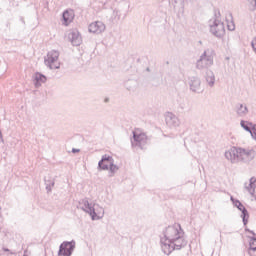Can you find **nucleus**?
Returning a JSON list of instances; mask_svg holds the SVG:
<instances>
[{
    "instance_id": "nucleus-1",
    "label": "nucleus",
    "mask_w": 256,
    "mask_h": 256,
    "mask_svg": "<svg viewBox=\"0 0 256 256\" xmlns=\"http://www.w3.org/2000/svg\"><path fill=\"white\" fill-rule=\"evenodd\" d=\"M224 155L231 163H239V161L249 163L255 159L256 152L254 149L232 147L230 150L226 151Z\"/></svg>"
},
{
    "instance_id": "nucleus-2",
    "label": "nucleus",
    "mask_w": 256,
    "mask_h": 256,
    "mask_svg": "<svg viewBox=\"0 0 256 256\" xmlns=\"http://www.w3.org/2000/svg\"><path fill=\"white\" fill-rule=\"evenodd\" d=\"M164 237L160 238L161 245H165V243H169L174 241L175 239H179L180 235H185L183 228H181V224H176L174 226H168L163 231Z\"/></svg>"
},
{
    "instance_id": "nucleus-3",
    "label": "nucleus",
    "mask_w": 256,
    "mask_h": 256,
    "mask_svg": "<svg viewBox=\"0 0 256 256\" xmlns=\"http://www.w3.org/2000/svg\"><path fill=\"white\" fill-rule=\"evenodd\" d=\"M97 169L99 171H109V177H113L117 171H119V166L115 164L113 156L104 154L101 160L98 162Z\"/></svg>"
},
{
    "instance_id": "nucleus-4",
    "label": "nucleus",
    "mask_w": 256,
    "mask_h": 256,
    "mask_svg": "<svg viewBox=\"0 0 256 256\" xmlns=\"http://www.w3.org/2000/svg\"><path fill=\"white\" fill-rule=\"evenodd\" d=\"M183 247H187V240L180 235L179 238H174L168 243L161 245L162 251L165 255H171L172 251H181Z\"/></svg>"
},
{
    "instance_id": "nucleus-5",
    "label": "nucleus",
    "mask_w": 256,
    "mask_h": 256,
    "mask_svg": "<svg viewBox=\"0 0 256 256\" xmlns=\"http://www.w3.org/2000/svg\"><path fill=\"white\" fill-rule=\"evenodd\" d=\"M213 57H215V50H205L196 62V69H199L200 71L203 69H209V67L213 65Z\"/></svg>"
},
{
    "instance_id": "nucleus-6",
    "label": "nucleus",
    "mask_w": 256,
    "mask_h": 256,
    "mask_svg": "<svg viewBox=\"0 0 256 256\" xmlns=\"http://www.w3.org/2000/svg\"><path fill=\"white\" fill-rule=\"evenodd\" d=\"M80 205H84L86 207V213L90 215L92 221H99V219H103V215H105V210L103 208H100V211L102 212H97L95 207L89 203L88 198H84L80 201Z\"/></svg>"
},
{
    "instance_id": "nucleus-7",
    "label": "nucleus",
    "mask_w": 256,
    "mask_h": 256,
    "mask_svg": "<svg viewBox=\"0 0 256 256\" xmlns=\"http://www.w3.org/2000/svg\"><path fill=\"white\" fill-rule=\"evenodd\" d=\"M209 27L210 33L217 39H221L225 35V24L221 20H209Z\"/></svg>"
},
{
    "instance_id": "nucleus-8",
    "label": "nucleus",
    "mask_w": 256,
    "mask_h": 256,
    "mask_svg": "<svg viewBox=\"0 0 256 256\" xmlns=\"http://www.w3.org/2000/svg\"><path fill=\"white\" fill-rule=\"evenodd\" d=\"M230 201L232 202L234 207L238 208V211H241L240 217L242 219V223L244 227H247V223H249V211L247 210V208H245V206L243 205V203H241V201H239L238 199H235L233 196L230 197Z\"/></svg>"
},
{
    "instance_id": "nucleus-9",
    "label": "nucleus",
    "mask_w": 256,
    "mask_h": 256,
    "mask_svg": "<svg viewBox=\"0 0 256 256\" xmlns=\"http://www.w3.org/2000/svg\"><path fill=\"white\" fill-rule=\"evenodd\" d=\"M75 240L72 241H64L60 244L58 250V256H71L73 255V251H75Z\"/></svg>"
},
{
    "instance_id": "nucleus-10",
    "label": "nucleus",
    "mask_w": 256,
    "mask_h": 256,
    "mask_svg": "<svg viewBox=\"0 0 256 256\" xmlns=\"http://www.w3.org/2000/svg\"><path fill=\"white\" fill-rule=\"evenodd\" d=\"M132 147H139L140 149H144L145 145H147V135L145 133H137L133 131V139H131Z\"/></svg>"
},
{
    "instance_id": "nucleus-11",
    "label": "nucleus",
    "mask_w": 256,
    "mask_h": 256,
    "mask_svg": "<svg viewBox=\"0 0 256 256\" xmlns=\"http://www.w3.org/2000/svg\"><path fill=\"white\" fill-rule=\"evenodd\" d=\"M68 39L74 47H79V45L83 43V39L81 38V33H79V30L77 29H73L69 32Z\"/></svg>"
},
{
    "instance_id": "nucleus-12",
    "label": "nucleus",
    "mask_w": 256,
    "mask_h": 256,
    "mask_svg": "<svg viewBox=\"0 0 256 256\" xmlns=\"http://www.w3.org/2000/svg\"><path fill=\"white\" fill-rule=\"evenodd\" d=\"M105 29V24L101 21L93 22L88 26L89 33H95L96 35L103 33Z\"/></svg>"
},
{
    "instance_id": "nucleus-13",
    "label": "nucleus",
    "mask_w": 256,
    "mask_h": 256,
    "mask_svg": "<svg viewBox=\"0 0 256 256\" xmlns=\"http://www.w3.org/2000/svg\"><path fill=\"white\" fill-rule=\"evenodd\" d=\"M189 87L193 93H201V79L197 76L189 78Z\"/></svg>"
},
{
    "instance_id": "nucleus-14",
    "label": "nucleus",
    "mask_w": 256,
    "mask_h": 256,
    "mask_svg": "<svg viewBox=\"0 0 256 256\" xmlns=\"http://www.w3.org/2000/svg\"><path fill=\"white\" fill-rule=\"evenodd\" d=\"M59 59V51L57 50H52L48 52L47 58H45L44 63L46 67H49V65H53Z\"/></svg>"
},
{
    "instance_id": "nucleus-15",
    "label": "nucleus",
    "mask_w": 256,
    "mask_h": 256,
    "mask_svg": "<svg viewBox=\"0 0 256 256\" xmlns=\"http://www.w3.org/2000/svg\"><path fill=\"white\" fill-rule=\"evenodd\" d=\"M166 125L170 128L179 127V118H177V116H175L173 113H168L166 115Z\"/></svg>"
},
{
    "instance_id": "nucleus-16",
    "label": "nucleus",
    "mask_w": 256,
    "mask_h": 256,
    "mask_svg": "<svg viewBox=\"0 0 256 256\" xmlns=\"http://www.w3.org/2000/svg\"><path fill=\"white\" fill-rule=\"evenodd\" d=\"M236 115L238 117H247L249 114V108L247 107V104H236Z\"/></svg>"
},
{
    "instance_id": "nucleus-17",
    "label": "nucleus",
    "mask_w": 256,
    "mask_h": 256,
    "mask_svg": "<svg viewBox=\"0 0 256 256\" xmlns=\"http://www.w3.org/2000/svg\"><path fill=\"white\" fill-rule=\"evenodd\" d=\"M46 82H47V76H45L41 72H36L35 73V75H34V85L37 89H39V87H41L42 83H46Z\"/></svg>"
},
{
    "instance_id": "nucleus-18",
    "label": "nucleus",
    "mask_w": 256,
    "mask_h": 256,
    "mask_svg": "<svg viewBox=\"0 0 256 256\" xmlns=\"http://www.w3.org/2000/svg\"><path fill=\"white\" fill-rule=\"evenodd\" d=\"M205 80H206V83L210 87H214L215 86V73H213L212 70L207 69L206 74H205Z\"/></svg>"
},
{
    "instance_id": "nucleus-19",
    "label": "nucleus",
    "mask_w": 256,
    "mask_h": 256,
    "mask_svg": "<svg viewBox=\"0 0 256 256\" xmlns=\"http://www.w3.org/2000/svg\"><path fill=\"white\" fill-rule=\"evenodd\" d=\"M240 125L242 129L248 133H251V131H256V124H253L252 122L241 120Z\"/></svg>"
},
{
    "instance_id": "nucleus-20",
    "label": "nucleus",
    "mask_w": 256,
    "mask_h": 256,
    "mask_svg": "<svg viewBox=\"0 0 256 256\" xmlns=\"http://www.w3.org/2000/svg\"><path fill=\"white\" fill-rule=\"evenodd\" d=\"M62 19H63V25H65L67 27V25H69L71 23V21H73V14H71L69 12V10H65L62 13Z\"/></svg>"
},
{
    "instance_id": "nucleus-21",
    "label": "nucleus",
    "mask_w": 256,
    "mask_h": 256,
    "mask_svg": "<svg viewBox=\"0 0 256 256\" xmlns=\"http://www.w3.org/2000/svg\"><path fill=\"white\" fill-rule=\"evenodd\" d=\"M44 183L46 185L47 193H51L53 187H55V179L44 177Z\"/></svg>"
},
{
    "instance_id": "nucleus-22",
    "label": "nucleus",
    "mask_w": 256,
    "mask_h": 256,
    "mask_svg": "<svg viewBox=\"0 0 256 256\" xmlns=\"http://www.w3.org/2000/svg\"><path fill=\"white\" fill-rule=\"evenodd\" d=\"M124 85L128 91H135V87H137V81L127 80Z\"/></svg>"
},
{
    "instance_id": "nucleus-23",
    "label": "nucleus",
    "mask_w": 256,
    "mask_h": 256,
    "mask_svg": "<svg viewBox=\"0 0 256 256\" xmlns=\"http://www.w3.org/2000/svg\"><path fill=\"white\" fill-rule=\"evenodd\" d=\"M248 7L250 11H256V0H248Z\"/></svg>"
},
{
    "instance_id": "nucleus-24",
    "label": "nucleus",
    "mask_w": 256,
    "mask_h": 256,
    "mask_svg": "<svg viewBox=\"0 0 256 256\" xmlns=\"http://www.w3.org/2000/svg\"><path fill=\"white\" fill-rule=\"evenodd\" d=\"M221 19V11L219 9H214V21H219Z\"/></svg>"
},
{
    "instance_id": "nucleus-25",
    "label": "nucleus",
    "mask_w": 256,
    "mask_h": 256,
    "mask_svg": "<svg viewBox=\"0 0 256 256\" xmlns=\"http://www.w3.org/2000/svg\"><path fill=\"white\" fill-rule=\"evenodd\" d=\"M249 247H256V236L249 237Z\"/></svg>"
},
{
    "instance_id": "nucleus-26",
    "label": "nucleus",
    "mask_w": 256,
    "mask_h": 256,
    "mask_svg": "<svg viewBox=\"0 0 256 256\" xmlns=\"http://www.w3.org/2000/svg\"><path fill=\"white\" fill-rule=\"evenodd\" d=\"M228 31H235V23H233V20L231 21V24L227 25Z\"/></svg>"
},
{
    "instance_id": "nucleus-27",
    "label": "nucleus",
    "mask_w": 256,
    "mask_h": 256,
    "mask_svg": "<svg viewBox=\"0 0 256 256\" xmlns=\"http://www.w3.org/2000/svg\"><path fill=\"white\" fill-rule=\"evenodd\" d=\"M48 67L49 69H60L61 65L53 63V64H50Z\"/></svg>"
},
{
    "instance_id": "nucleus-28",
    "label": "nucleus",
    "mask_w": 256,
    "mask_h": 256,
    "mask_svg": "<svg viewBox=\"0 0 256 256\" xmlns=\"http://www.w3.org/2000/svg\"><path fill=\"white\" fill-rule=\"evenodd\" d=\"M244 231H245L246 233H251V235H253V237H256V234H255V232H254L253 230H251V229L245 227Z\"/></svg>"
},
{
    "instance_id": "nucleus-29",
    "label": "nucleus",
    "mask_w": 256,
    "mask_h": 256,
    "mask_svg": "<svg viewBox=\"0 0 256 256\" xmlns=\"http://www.w3.org/2000/svg\"><path fill=\"white\" fill-rule=\"evenodd\" d=\"M249 133H250L252 139H255V141H256V130H251V132H249Z\"/></svg>"
},
{
    "instance_id": "nucleus-30",
    "label": "nucleus",
    "mask_w": 256,
    "mask_h": 256,
    "mask_svg": "<svg viewBox=\"0 0 256 256\" xmlns=\"http://www.w3.org/2000/svg\"><path fill=\"white\" fill-rule=\"evenodd\" d=\"M0 139H1V143H5V140L3 139V133L0 130Z\"/></svg>"
},
{
    "instance_id": "nucleus-31",
    "label": "nucleus",
    "mask_w": 256,
    "mask_h": 256,
    "mask_svg": "<svg viewBox=\"0 0 256 256\" xmlns=\"http://www.w3.org/2000/svg\"><path fill=\"white\" fill-rule=\"evenodd\" d=\"M81 150L80 149H77V148H73L72 149V153H79Z\"/></svg>"
},
{
    "instance_id": "nucleus-32",
    "label": "nucleus",
    "mask_w": 256,
    "mask_h": 256,
    "mask_svg": "<svg viewBox=\"0 0 256 256\" xmlns=\"http://www.w3.org/2000/svg\"><path fill=\"white\" fill-rule=\"evenodd\" d=\"M81 210L84 211V213H87L88 208H86L84 205L81 207Z\"/></svg>"
},
{
    "instance_id": "nucleus-33",
    "label": "nucleus",
    "mask_w": 256,
    "mask_h": 256,
    "mask_svg": "<svg viewBox=\"0 0 256 256\" xmlns=\"http://www.w3.org/2000/svg\"><path fill=\"white\" fill-rule=\"evenodd\" d=\"M248 253H249L250 256H256V251L255 252L254 251H248Z\"/></svg>"
},
{
    "instance_id": "nucleus-34",
    "label": "nucleus",
    "mask_w": 256,
    "mask_h": 256,
    "mask_svg": "<svg viewBox=\"0 0 256 256\" xmlns=\"http://www.w3.org/2000/svg\"><path fill=\"white\" fill-rule=\"evenodd\" d=\"M3 251H5L6 253H9V251L11 250H9V248H3Z\"/></svg>"
},
{
    "instance_id": "nucleus-35",
    "label": "nucleus",
    "mask_w": 256,
    "mask_h": 256,
    "mask_svg": "<svg viewBox=\"0 0 256 256\" xmlns=\"http://www.w3.org/2000/svg\"><path fill=\"white\" fill-rule=\"evenodd\" d=\"M229 17H230L231 21H233V14L232 13H229Z\"/></svg>"
},
{
    "instance_id": "nucleus-36",
    "label": "nucleus",
    "mask_w": 256,
    "mask_h": 256,
    "mask_svg": "<svg viewBox=\"0 0 256 256\" xmlns=\"http://www.w3.org/2000/svg\"><path fill=\"white\" fill-rule=\"evenodd\" d=\"M0 223H3V219L1 218V207H0Z\"/></svg>"
},
{
    "instance_id": "nucleus-37",
    "label": "nucleus",
    "mask_w": 256,
    "mask_h": 256,
    "mask_svg": "<svg viewBox=\"0 0 256 256\" xmlns=\"http://www.w3.org/2000/svg\"><path fill=\"white\" fill-rule=\"evenodd\" d=\"M198 43H199V45H203V41H201V40L198 41Z\"/></svg>"
},
{
    "instance_id": "nucleus-38",
    "label": "nucleus",
    "mask_w": 256,
    "mask_h": 256,
    "mask_svg": "<svg viewBox=\"0 0 256 256\" xmlns=\"http://www.w3.org/2000/svg\"><path fill=\"white\" fill-rule=\"evenodd\" d=\"M103 164L104 165H109V163L107 161H104Z\"/></svg>"
},
{
    "instance_id": "nucleus-39",
    "label": "nucleus",
    "mask_w": 256,
    "mask_h": 256,
    "mask_svg": "<svg viewBox=\"0 0 256 256\" xmlns=\"http://www.w3.org/2000/svg\"><path fill=\"white\" fill-rule=\"evenodd\" d=\"M166 65H169V61H166Z\"/></svg>"
},
{
    "instance_id": "nucleus-40",
    "label": "nucleus",
    "mask_w": 256,
    "mask_h": 256,
    "mask_svg": "<svg viewBox=\"0 0 256 256\" xmlns=\"http://www.w3.org/2000/svg\"><path fill=\"white\" fill-rule=\"evenodd\" d=\"M107 101H109V99L106 98V99H105V102L107 103Z\"/></svg>"
},
{
    "instance_id": "nucleus-41",
    "label": "nucleus",
    "mask_w": 256,
    "mask_h": 256,
    "mask_svg": "<svg viewBox=\"0 0 256 256\" xmlns=\"http://www.w3.org/2000/svg\"><path fill=\"white\" fill-rule=\"evenodd\" d=\"M146 71H150V69H149V68H146Z\"/></svg>"
}]
</instances>
